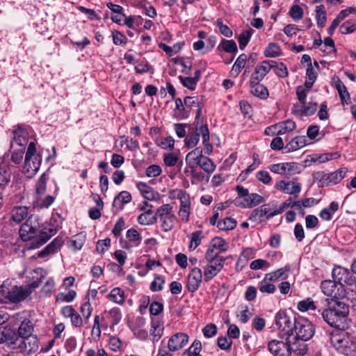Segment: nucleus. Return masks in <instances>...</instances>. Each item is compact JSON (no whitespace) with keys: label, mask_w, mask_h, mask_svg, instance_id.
Wrapping results in <instances>:
<instances>
[{"label":"nucleus","mask_w":356,"mask_h":356,"mask_svg":"<svg viewBox=\"0 0 356 356\" xmlns=\"http://www.w3.org/2000/svg\"><path fill=\"white\" fill-rule=\"evenodd\" d=\"M294 112L300 115L309 116L315 113L318 108L317 103L309 102L307 105L302 104L301 106H294Z\"/></svg>","instance_id":"c85d7f7f"},{"label":"nucleus","mask_w":356,"mask_h":356,"mask_svg":"<svg viewBox=\"0 0 356 356\" xmlns=\"http://www.w3.org/2000/svg\"><path fill=\"white\" fill-rule=\"evenodd\" d=\"M76 296V291L70 290L67 293H59L56 296V301L70 302L74 300Z\"/></svg>","instance_id":"6e6d98bb"},{"label":"nucleus","mask_w":356,"mask_h":356,"mask_svg":"<svg viewBox=\"0 0 356 356\" xmlns=\"http://www.w3.org/2000/svg\"><path fill=\"white\" fill-rule=\"evenodd\" d=\"M339 29L342 34L351 33L356 29V24L353 21L348 20L341 25Z\"/></svg>","instance_id":"338daca9"},{"label":"nucleus","mask_w":356,"mask_h":356,"mask_svg":"<svg viewBox=\"0 0 356 356\" xmlns=\"http://www.w3.org/2000/svg\"><path fill=\"white\" fill-rule=\"evenodd\" d=\"M316 19L317 25L323 28L326 24V11L323 5H320L316 7Z\"/></svg>","instance_id":"4c0bfd02"},{"label":"nucleus","mask_w":356,"mask_h":356,"mask_svg":"<svg viewBox=\"0 0 356 356\" xmlns=\"http://www.w3.org/2000/svg\"><path fill=\"white\" fill-rule=\"evenodd\" d=\"M107 316L112 320V325H117L121 320L122 315L119 308H113L106 312Z\"/></svg>","instance_id":"680f3d73"},{"label":"nucleus","mask_w":356,"mask_h":356,"mask_svg":"<svg viewBox=\"0 0 356 356\" xmlns=\"http://www.w3.org/2000/svg\"><path fill=\"white\" fill-rule=\"evenodd\" d=\"M160 220L161 222V227L162 230L165 232H168L173 229L177 220V217L175 215L172 214L160 218Z\"/></svg>","instance_id":"c9c22d12"},{"label":"nucleus","mask_w":356,"mask_h":356,"mask_svg":"<svg viewBox=\"0 0 356 356\" xmlns=\"http://www.w3.org/2000/svg\"><path fill=\"white\" fill-rule=\"evenodd\" d=\"M11 172L9 166L2 165L0 166V188L3 189L10 181Z\"/></svg>","instance_id":"f704fd0d"},{"label":"nucleus","mask_w":356,"mask_h":356,"mask_svg":"<svg viewBox=\"0 0 356 356\" xmlns=\"http://www.w3.org/2000/svg\"><path fill=\"white\" fill-rule=\"evenodd\" d=\"M321 288L322 292L330 297V299H335L337 300H343L346 296V289L343 286L339 285L335 282L334 280H326L321 282Z\"/></svg>","instance_id":"0eeeda50"},{"label":"nucleus","mask_w":356,"mask_h":356,"mask_svg":"<svg viewBox=\"0 0 356 356\" xmlns=\"http://www.w3.org/2000/svg\"><path fill=\"white\" fill-rule=\"evenodd\" d=\"M275 61L272 60H266L262 61L257 65L252 74L250 79L261 81L266 75L275 66Z\"/></svg>","instance_id":"4468645a"},{"label":"nucleus","mask_w":356,"mask_h":356,"mask_svg":"<svg viewBox=\"0 0 356 356\" xmlns=\"http://www.w3.org/2000/svg\"><path fill=\"white\" fill-rule=\"evenodd\" d=\"M204 257L209 264L213 265V267L216 268L219 271L222 270L226 260L225 257L217 255V253H214L211 249L207 250Z\"/></svg>","instance_id":"a211bd4d"},{"label":"nucleus","mask_w":356,"mask_h":356,"mask_svg":"<svg viewBox=\"0 0 356 356\" xmlns=\"http://www.w3.org/2000/svg\"><path fill=\"white\" fill-rule=\"evenodd\" d=\"M202 350V343L199 340H195L188 349L185 350L183 356H202L200 353Z\"/></svg>","instance_id":"79ce46f5"},{"label":"nucleus","mask_w":356,"mask_h":356,"mask_svg":"<svg viewBox=\"0 0 356 356\" xmlns=\"http://www.w3.org/2000/svg\"><path fill=\"white\" fill-rule=\"evenodd\" d=\"M29 214V207L25 206L14 207L10 211V220L16 223H20Z\"/></svg>","instance_id":"5701e85b"},{"label":"nucleus","mask_w":356,"mask_h":356,"mask_svg":"<svg viewBox=\"0 0 356 356\" xmlns=\"http://www.w3.org/2000/svg\"><path fill=\"white\" fill-rule=\"evenodd\" d=\"M292 343L291 338L287 337L286 341L271 340L268 343V350L274 356H290Z\"/></svg>","instance_id":"ddd939ff"},{"label":"nucleus","mask_w":356,"mask_h":356,"mask_svg":"<svg viewBox=\"0 0 356 356\" xmlns=\"http://www.w3.org/2000/svg\"><path fill=\"white\" fill-rule=\"evenodd\" d=\"M236 221L230 217H226L217 222V227L222 231L231 230L236 227Z\"/></svg>","instance_id":"e433bc0d"},{"label":"nucleus","mask_w":356,"mask_h":356,"mask_svg":"<svg viewBox=\"0 0 356 356\" xmlns=\"http://www.w3.org/2000/svg\"><path fill=\"white\" fill-rule=\"evenodd\" d=\"M177 198L180 201V208H191L190 195L185 191L178 190Z\"/></svg>","instance_id":"49530a36"},{"label":"nucleus","mask_w":356,"mask_h":356,"mask_svg":"<svg viewBox=\"0 0 356 356\" xmlns=\"http://www.w3.org/2000/svg\"><path fill=\"white\" fill-rule=\"evenodd\" d=\"M202 280V273L200 268H194L188 275L187 289L190 292L197 290Z\"/></svg>","instance_id":"dca6fc26"},{"label":"nucleus","mask_w":356,"mask_h":356,"mask_svg":"<svg viewBox=\"0 0 356 356\" xmlns=\"http://www.w3.org/2000/svg\"><path fill=\"white\" fill-rule=\"evenodd\" d=\"M132 200L131 195L127 191H121L115 198L113 207L118 210H122L125 204L130 202Z\"/></svg>","instance_id":"a878e982"},{"label":"nucleus","mask_w":356,"mask_h":356,"mask_svg":"<svg viewBox=\"0 0 356 356\" xmlns=\"http://www.w3.org/2000/svg\"><path fill=\"white\" fill-rule=\"evenodd\" d=\"M47 177L45 174H42L36 184V193L38 195H42L46 191Z\"/></svg>","instance_id":"bf43d9fd"},{"label":"nucleus","mask_w":356,"mask_h":356,"mask_svg":"<svg viewBox=\"0 0 356 356\" xmlns=\"http://www.w3.org/2000/svg\"><path fill=\"white\" fill-rule=\"evenodd\" d=\"M333 81L334 82L335 88L339 92L342 104L346 103L348 104L350 97L346 86L339 77L333 78Z\"/></svg>","instance_id":"393cba45"},{"label":"nucleus","mask_w":356,"mask_h":356,"mask_svg":"<svg viewBox=\"0 0 356 356\" xmlns=\"http://www.w3.org/2000/svg\"><path fill=\"white\" fill-rule=\"evenodd\" d=\"M346 173V170L345 169H339L335 172L327 174V186L338 184L344 178Z\"/></svg>","instance_id":"72a5a7b5"},{"label":"nucleus","mask_w":356,"mask_h":356,"mask_svg":"<svg viewBox=\"0 0 356 356\" xmlns=\"http://www.w3.org/2000/svg\"><path fill=\"white\" fill-rule=\"evenodd\" d=\"M152 206H150V209H147L143 213L138 216V222L142 225H151L156 222L157 219L155 214L153 213L152 209Z\"/></svg>","instance_id":"bb28decb"},{"label":"nucleus","mask_w":356,"mask_h":356,"mask_svg":"<svg viewBox=\"0 0 356 356\" xmlns=\"http://www.w3.org/2000/svg\"><path fill=\"white\" fill-rule=\"evenodd\" d=\"M109 298L111 301L122 305L124 302V291L120 288H114L109 293Z\"/></svg>","instance_id":"ea45409f"},{"label":"nucleus","mask_w":356,"mask_h":356,"mask_svg":"<svg viewBox=\"0 0 356 356\" xmlns=\"http://www.w3.org/2000/svg\"><path fill=\"white\" fill-rule=\"evenodd\" d=\"M86 241V235L83 233H79L72 237L70 241L71 246L76 250H79L83 247Z\"/></svg>","instance_id":"a18cd8bd"},{"label":"nucleus","mask_w":356,"mask_h":356,"mask_svg":"<svg viewBox=\"0 0 356 356\" xmlns=\"http://www.w3.org/2000/svg\"><path fill=\"white\" fill-rule=\"evenodd\" d=\"M153 341H157L160 339L163 334V327L158 320H152L151 321V329L149 330Z\"/></svg>","instance_id":"2f4dec72"},{"label":"nucleus","mask_w":356,"mask_h":356,"mask_svg":"<svg viewBox=\"0 0 356 356\" xmlns=\"http://www.w3.org/2000/svg\"><path fill=\"white\" fill-rule=\"evenodd\" d=\"M281 54L280 46L275 43H270L264 51V55L268 58H275Z\"/></svg>","instance_id":"c03bdc74"},{"label":"nucleus","mask_w":356,"mask_h":356,"mask_svg":"<svg viewBox=\"0 0 356 356\" xmlns=\"http://www.w3.org/2000/svg\"><path fill=\"white\" fill-rule=\"evenodd\" d=\"M196 165H200V167L208 174H211L216 169V165L207 156L202 158L200 161H197Z\"/></svg>","instance_id":"a19ab883"},{"label":"nucleus","mask_w":356,"mask_h":356,"mask_svg":"<svg viewBox=\"0 0 356 356\" xmlns=\"http://www.w3.org/2000/svg\"><path fill=\"white\" fill-rule=\"evenodd\" d=\"M289 15L293 19L300 20L303 17V10L300 6L293 5L290 8Z\"/></svg>","instance_id":"0e129e2a"},{"label":"nucleus","mask_w":356,"mask_h":356,"mask_svg":"<svg viewBox=\"0 0 356 356\" xmlns=\"http://www.w3.org/2000/svg\"><path fill=\"white\" fill-rule=\"evenodd\" d=\"M330 342L339 353L344 355L353 356L356 351V342L354 337L346 332L332 334Z\"/></svg>","instance_id":"7ed1b4c3"},{"label":"nucleus","mask_w":356,"mask_h":356,"mask_svg":"<svg viewBox=\"0 0 356 356\" xmlns=\"http://www.w3.org/2000/svg\"><path fill=\"white\" fill-rule=\"evenodd\" d=\"M280 129L277 131V135H284L287 131H291L296 129V124L295 122L291 120H287L277 124Z\"/></svg>","instance_id":"37998d69"},{"label":"nucleus","mask_w":356,"mask_h":356,"mask_svg":"<svg viewBox=\"0 0 356 356\" xmlns=\"http://www.w3.org/2000/svg\"><path fill=\"white\" fill-rule=\"evenodd\" d=\"M332 276L335 282L343 286L344 284L353 286L355 282V277L353 275L352 270L350 271L348 268L340 266L332 269Z\"/></svg>","instance_id":"9d476101"},{"label":"nucleus","mask_w":356,"mask_h":356,"mask_svg":"<svg viewBox=\"0 0 356 356\" xmlns=\"http://www.w3.org/2000/svg\"><path fill=\"white\" fill-rule=\"evenodd\" d=\"M307 145L305 136H296L292 138L284 147L285 152H291L296 151Z\"/></svg>","instance_id":"b1692460"},{"label":"nucleus","mask_w":356,"mask_h":356,"mask_svg":"<svg viewBox=\"0 0 356 356\" xmlns=\"http://www.w3.org/2000/svg\"><path fill=\"white\" fill-rule=\"evenodd\" d=\"M211 249L214 253H217V255H219L220 252L227 250V245L222 238L215 237L211 241L207 250Z\"/></svg>","instance_id":"7c9ffc66"},{"label":"nucleus","mask_w":356,"mask_h":356,"mask_svg":"<svg viewBox=\"0 0 356 356\" xmlns=\"http://www.w3.org/2000/svg\"><path fill=\"white\" fill-rule=\"evenodd\" d=\"M42 156L36 153L34 142L29 144L24 159V173L28 178L33 177L40 169Z\"/></svg>","instance_id":"20e7f679"},{"label":"nucleus","mask_w":356,"mask_h":356,"mask_svg":"<svg viewBox=\"0 0 356 356\" xmlns=\"http://www.w3.org/2000/svg\"><path fill=\"white\" fill-rule=\"evenodd\" d=\"M113 42L115 45H122L127 42V39L121 32L114 30L112 31Z\"/></svg>","instance_id":"69168bd1"},{"label":"nucleus","mask_w":356,"mask_h":356,"mask_svg":"<svg viewBox=\"0 0 356 356\" xmlns=\"http://www.w3.org/2000/svg\"><path fill=\"white\" fill-rule=\"evenodd\" d=\"M205 156L202 155V149L200 147H198L187 154L186 160L187 161L189 159H193L194 161V163L197 164V161H200Z\"/></svg>","instance_id":"4d7b16f0"},{"label":"nucleus","mask_w":356,"mask_h":356,"mask_svg":"<svg viewBox=\"0 0 356 356\" xmlns=\"http://www.w3.org/2000/svg\"><path fill=\"white\" fill-rule=\"evenodd\" d=\"M280 278L285 279V272L283 268H280L275 271L269 273L266 275L265 280L268 281H275Z\"/></svg>","instance_id":"e2e57ef3"},{"label":"nucleus","mask_w":356,"mask_h":356,"mask_svg":"<svg viewBox=\"0 0 356 356\" xmlns=\"http://www.w3.org/2000/svg\"><path fill=\"white\" fill-rule=\"evenodd\" d=\"M200 141L197 134L191 133L190 131L184 139L185 146L187 148H193L197 145Z\"/></svg>","instance_id":"13d9d810"},{"label":"nucleus","mask_w":356,"mask_h":356,"mask_svg":"<svg viewBox=\"0 0 356 356\" xmlns=\"http://www.w3.org/2000/svg\"><path fill=\"white\" fill-rule=\"evenodd\" d=\"M165 280L162 276L158 275L150 284V289L152 291H160L163 289Z\"/></svg>","instance_id":"774afa93"},{"label":"nucleus","mask_w":356,"mask_h":356,"mask_svg":"<svg viewBox=\"0 0 356 356\" xmlns=\"http://www.w3.org/2000/svg\"><path fill=\"white\" fill-rule=\"evenodd\" d=\"M314 334V327L311 322L306 319L295 321L293 336L292 339H300L307 341Z\"/></svg>","instance_id":"423d86ee"},{"label":"nucleus","mask_w":356,"mask_h":356,"mask_svg":"<svg viewBox=\"0 0 356 356\" xmlns=\"http://www.w3.org/2000/svg\"><path fill=\"white\" fill-rule=\"evenodd\" d=\"M63 244V241L60 237H56L49 245H47L43 250L38 253V257L44 258L51 254L56 252Z\"/></svg>","instance_id":"aec40b11"},{"label":"nucleus","mask_w":356,"mask_h":356,"mask_svg":"<svg viewBox=\"0 0 356 356\" xmlns=\"http://www.w3.org/2000/svg\"><path fill=\"white\" fill-rule=\"evenodd\" d=\"M238 198H243L240 205L243 208H252L265 201V199L257 193H250L248 190L243 186H237Z\"/></svg>","instance_id":"6e6552de"},{"label":"nucleus","mask_w":356,"mask_h":356,"mask_svg":"<svg viewBox=\"0 0 356 356\" xmlns=\"http://www.w3.org/2000/svg\"><path fill=\"white\" fill-rule=\"evenodd\" d=\"M172 206L170 204H163L156 209V211L154 213L156 219H160L165 216L172 215Z\"/></svg>","instance_id":"3c124183"},{"label":"nucleus","mask_w":356,"mask_h":356,"mask_svg":"<svg viewBox=\"0 0 356 356\" xmlns=\"http://www.w3.org/2000/svg\"><path fill=\"white\" fill-rule=\"evenodd\" d=\"M247 60V56L245 54H241L235 61L232 72V73H235L236 75H238L241 71V69H243L245 66V61Z\"/></svg>","instance_id":"8fccbe9b"},{"label":"nucleus","mask_w":356,"mask_h":356,"mask_svg":"<svg viewBox=\"0 0 356 356\" xmlns=\"http://www.w3.org/2000/svg\"><path fill=\"white\" fill-rule=\"evenodd\" d=\"M126 236L131 242L134 243L135 246H138L141 243L142 236L139 232L134 228H131L127 231Z\"/></svg>","instance_id":"09e8293b"},{"label":"nucleus","mask_w":356,"mask_h":356,"mask_svg":"<svg viewBox=\"0 0 356 356\" xmlns=\"http://www.w3.org/2000/svg\"><path fill=\"white\" fill-rule=\"evenodd\" d=\"M252 31L253 30L252 29L244 31L238 35V40L241 49H243L248 44L252 36Z\"/></svg>","instance_id":"864d4df0"},{"label":"nucleus","mask_w":356,"mask_h":356,"mask_svg":"<svg viewBox=\"0 0 356 356\" xmlns=\"http://www.w3.org/2000/svg\"><path fill=\"white\" fill-rule=\"evenodd\" d=\"M16 332L19 339L33 335L34 332V325L32 321L29 318L24 319L21 322Z\"/></svg>","instance_id":"4be33fe9"},{"label":"nucleus","mask_w":356,"mask_h":356,"mask_svg":"<svg viewBox=\"0 0 356 356\" xmlns=\"http://www.w3.org/2000/svg\"><path fill=\"white\" fill-rule=\"evenodd\" d=\"M0 293L10 302L17 303L25 300L29 295L30 291L28 286H13L10 289L6 282L1 286Z\"/></svg>","instance_id":"39448f33"},{"label":"nucleus","mask_w":356,"mask_h":356,"mask_svg":"<svg viewBox=\"0 0 356 356\" xmlns=\"http://www.w3.org/2000/svg\"><path fill=\"white\" fill-rule=\"evenodd\" d=\"M273 69H275V74L280 78H285L289 75L288 69L283 63H277L275 61V66Z\"/></svg>","instance_id":"052dcab7"},{"label":"nucleus","mask_w":356,"mask_h":356,"mask_svg":"<svg viewBox=\"0 0 356 356\" xmlns=\"http://www.w3.org/2000/svg\"><path fill=\"white\" fill-rule=\"evenodd\" d=\"M56 233V225L42 224L38 215H31L19 229V236L22 241H32L30 249H37L43 245Z\"/></svg>","instance_id":"f257e3e1"},{"label":"nucleus","mask_w":356,"mask_h":356,"mask_svg":"<svg viewBox=\"0 0 356 356\" xmlns=\"http://www.w3.org/2000/svg\"><path fill=\"white\" fill-rule=\"evenodd\" d=\"M218 49H222L224 51L227 53L236 54L238 51L236 43L233 40L222 39L220 42Z\"/></svg>","instance_id":"58836bf2"},{"label":"nucleus","mask_w":356,"mask_h":356,"mask_svg":"<svg viewBox=\"0 0 356 356\" xmlns=\"http://www.w3.org/2000/svg\"><path fill=\"white\" fill-rule=\"evenodd\" d=\"M327 173L323 171H318L313 173L312 177L315 181L318 182L319 187L327 186Z\"/></svg>","instance_id":"5fc2aeb1"},{"label":"nucleus","mask_w":356,"mask_h":356,"mask_svg":"<svg viewBox=\"0 0 356 356\" xmlns=\"http://www.w3.org/2000/svg\"><path fill=\"white\" fill-rule=\"evenodd\" d=\"M323 308L318 309L324 321L332 327L344 328V322L349 314V306L343 300L325 298L321 301Z\"/></svg>","instance_id":"f03ea898"},{"label":"nucleus","mask_w":356,"mask_h":356,"mask_svg":"<svg viewBox=\"0 0 356 356\" xmlns=\"http://www.w3.org/2000/svg\"><path fill=\"white\" fill-rule=\"evenodd\" d=\"M188 342V336L184 332H177L170 337L168 343L170 351L175 352L183 348Z\"/></svg>","instance_id":"2eb2a0df"},{"label":"nucleus","mask_w":356,"mask_h":356,"mask_svg":"<svg viewBox=\"0 0 356 356\" xmlns=\"http://www.w3.org/2000/svg\"><path fill=\"white\" fill-rule=\"evenodd\" d=\"M295 318L291 321L285 311H279L275 316V324L279 330L284 332L287 337L293 336Z\"/></svg>","instance_id":"9b49d317"},{"label":"nucleus","mask_w":356,"mask_h":356,"mask_svg":"<svg viewBox=\"0 0 356 356\" xmlns=\"http://www.w3.org/2000/svg\"><path fill=\"white\" fill-rule=\"evenodd\" d=\"M260 207L267 220L280 213V210H279L278 206L275 201L264 204Z\"/></svg>","instance_id":"cd10ccee"},{"label":"nucleus","mask_w":356,"mask_h":356,"mask_svg":"<svg viewBox=\"0 0 356 356\" xmlns=\"http://www.w3.org/2000/svg\"><path fill=\"white\" fill-rule=\"evenodd\" d=\"M189 131L195 134L198 135V138L200 136L202 137V142H207L209 138V131L207 124L203 122H198L197 124H188Z\"/></svg>","instance_id":"412c9836"},{"label":"nucleus","mask_w":356,"mask_h":356,"mask_svg":"<svg viewBox=\"0 0 356 356\" xmlns=\"http://www.w3.org/2000/svg\"><path fill=\"white\" fill-rule=\"evenodd\" d=\"M202 232L200 230L194 232L191 234V243L189 245L190 250H195L201 243Z\"/></svg>","instance_id":"de8ad7c7"},{"label":"nucleus","mask_w":356,"mask_h":356,"mask_svg":"<svg viewBox=\"0 0 356 356\" xmlns=\"http://www.w3.org/2000/svg\"><path fill=\"white\" fill-rule=\"evenodd\" d=\"M275 188L284 193L293 195L297 197L301 191V184L282 180L275 185Z\"/></svg>","instance_id":"f3484780"},{"label":"nucleus","mask_w":356,"mask_h":356,"mask_svg":"<svg viewBox=\"0 0 356 356\" xmlns=\"http://www.w3.org/2000/svg\"><path fill=\"white\" fill-rule=\"evenodd\" d=\"M15 142L19 146H24L27 144L29 140V133L26 129L18 126L16 129L13 131Z\"/></svg>","instance_id":"c756f323"},{"label":"nucleus","mask_w":356,"mask_h":356,"mask_svg":"<svg viewBox=\"0 0 356 356\" xmlns=\"http://www.w3.org/2000/svg\"><path fill=\"white\" fill-rule=\"evenodd\" d=\"M260 81L250 79V92L255 97L265 99L268 97V90L266 86L260 83Z\"/></svg>","instance_id":"6ab92c4d"},{"label":"nucleus","mask_w":356,"mask_h":356,"mask_svg":"<svg viewBox=\"0 0 356 356\" xmlns=\"http://www.w3.org/2000/svg\"><path fill=\"white\" fill-rule=\"evenodd\" d=\"M216 268H213V265L207 264L206 266L204 268V280L206 282H209L212 280L215 276L220 273Z\"/></svg>","instance_id":"603ef678"},{"label":"nucleus","mask_w":356,"mask_h":356,"mask_svg":"<svg viewBox=\"0 0 356 356\" xmlns=\"http://www.w3.org/2000/svg\"><path fill=\"white\" fill-rule=\"evenodd\" d=\"M19 340L15 329L9 325L0 327V343H5L8 348L16 352Z\"/></svg>","instance_id":"1a4fd4ad"},{"label":"nucleus","mask_w":356,"mask_h":356,"mask_svg":"<svg viewBox=\"0 0 356 356\" xmlns=\"http://www.w3.org/2000/svg\"><path fill=\"white\" fill-rule=\"evenodd\" d=\"M38 348V337L36 335L33 334L19 339L15 353L30 355L35 353Z\"/></svg>","instance_id":"f8f14e48"},{"label":"nucleus","mask_w":356,"mask_h":356,"mask_svg":"<svg viewBox=\"0 0 356 356\" xmlns=\"http://www.w3.org/2000/svg\"><path fill=\"white\" fill-rule=\"evenodd\" d=\"M297 308L302 312H307L309 310L315 312L316 309L318 311V309H321L318 305L315 304L311 298H308L305 300L299 301L298 302Z\"/></svg>","instance_id":"473e14b6"}]
</instances>
